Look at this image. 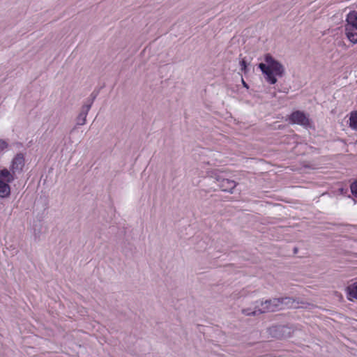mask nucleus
Returning <instances> with one entry per match:
<instances>
[{
    "label": "nucleus",
    "mask_w": 357,
    "mask_h": 357,
    "mask_svg": "<svg viewBox=\"0 0 357 357\" xmlns=\"http://www.w3.org/2000/svg\"><path fill=\"white\" fill-rule=\"evenodd\" d=\"M298 252V248L297 247H294L293 249V252L294 255L297 254Z\"/></svg>",
    "instance_id": "obj_22"
},
{
    "label": "nucleus",
    "mask_w": 357,
    "mask_h": 357,
    "mask_svg": "<svg viewBox=\"0 0 357 357\" xmlns=\"http://www.w3.org/2000/svg\"><path fill=\"white\" fill-rule=\"evenodd\" d=\"M25 165L24 155L22 153H17L12 160L10 169L13 174L21 173Z\"/></svg>",
    "instance_id": "obj_6"
},
{
    "label": "nucleus",
    "mask_w": 357,
    "mask_h": 357,
    "mask_svg": "<svg viewBox=\"0 0 357 357\" xmlns=\"http://www.w3.org/2000/svg\"><path fill=\"white\" fill-rule=\"evenodd\" d=\"M15 174H13L11 171L6 168L0 169V180L8 183H11L15 178Z\"/></svg>",
    "instance_id": "obj_9"
},
{
    "label": "nucleus",
    "mask_w": 357,
    "mask_h": 357,
    "mask_svg": "<svg viewBox=\"0 0 357 357\" xmlns=\"http://www.w3.org/2000/svg\"><path fill=\"white\" fill-rule=\"evenodd\" d=\"M264 61L265 63H259L258 68L264 75L266 82L270 84H275L278 81L276 76L280 77L284 76V67L269 53L264 55Z\"/></svg>",
    "instance_id": "obj_1"
},
{
    "label": "nucleus",
    "mask_w": 357,
    "mask_h": 357,
    "mask_svg": "<svg viewBox=\"0 0 357 357\" xmlns=\"http://www.w3.org/2000/svg\"><path fill=\"white\" fill-rule=\"evenodd\" d=\"M208 176L214 180L218 187L223 192L232 194L234 189L237 185V183L234 180L225 178L218 170L211 171Z\"/></svg>",
    "instance_id": "obj_2"
},
{
    "label": "nucleus",
    "mask_w": 357,
    "mask_h": 357,
    "mask_svg": "<svg viewBox=\"0 0 357 357\" xmlns=\"http://www.w3.org/2000/svg\"><path fill=\"white\" fill-rule=\"evenodd\" d=\"M345 34L349 40L354 43H357V29L354 28H344Z\"/></svg>",
    "instance_id": "obj_11"
},
{
    "label": "nucleus",
    "mask_w": 357,
    "mask_h": 357,
    "mask_svg": "<svg viewBox=\"0 0 357 357\" xmlns=\"http://www.w3.org/2000/svg\"><path fill=\"white\" fill-rule=\"evenodd\" d=\"M268 333L272 337L285 339L291 336L293 331L286 325H275L268 328Z\"/></svg>",
    "instance_id": "obj_3"
},
{
    "label": "nucleus",
    "mask_w": 357,
    "mask_h": 357,
    "mask_svg": "<svg viewBox=\"0 0 357 357\" xmlns=\"http://www.w3.org/2000/svg\"><path fill=\"white\" fill-rule=\"evenodd\" d=\"M8 146V144L4 140L0 139V151H3Z\"/></svg>",
    "instance_id": "obj_19"
},
{
    "label": "nucleus",
    "mask_w": 357,
    "mask_h": 357,
    "mask_svg": "<svg viewBox=\"0 0 357 357\" xmlns=\"http://www.w3.org/2000/svg\"><path fill=\"white\" fill-rule=\"evenodd\" d=\"M344 28H354L357 29V11H350L346 17V24Z\"/></svg>",
    "instance_id": "obj_7"
},
{
    "label": "nucleus",
    "mask_w": 357,
    "mask_h": 357,
    "mask_svg": "<svg viewBox=\"0 0 357 357\" xmlns=\"http://www.w3.org/2000/svg\"><path fill=\"white\" fill-rule=\"evenodd\" d=\"M239 64L241 66V70L242 72L244 73V74H247L248 73V62L247 61V60L245 59V58H243L240 61H239Z\"/></svg>",
    "instance_id": "obj_17"
},
{
    "label": "nucleus",
    "mask_w": 357,
    "mask_h": 357,
    "mask_svg": "<svg viewBox=\"0 0 357 357\" xmlns=\"http://www.w3.org/2000/svg\"><path fill=\"white\" fill-rule=\"evenodd\" d=\"M289 121L292 124H298L304 127L310 126L309 118L300 110L293 112L289 116Z\"/></svg>",
    "instance_id": "obj_4"
},
{
    "label": "nucleus",
    "mask_w": 357,
    "mask_h": 357,
    "mask_svg": "<svg viewBox=\"0 0 357 357\" xmlns=\"http://www.w3.org/2000/svg\"><path fill=\"white\" fill-rule=\"evenodd\" d=\"M255 303H256V305H255L254 310H252L250 307L245 308V309L242 310V313L245 316H256V315L261 314V313H260V311H259L260 307L259 305V301H256Z\"/></svg>",
    "instance_id": "obj_12"
},
{
    "label": "nucleus",
    "mask_w": 357,
    "mask_h": 357,
    "mask_svg": "<svg viewBox=\"0 0 357 357\" xmlns=\"http://www.w3.org/2000/svg\"><path fill=\"white\" fill-rule=\"evenodd\" d=\"M350 190L351 195L357 198V178L350 184Z\"/></svg>",
    "instance_id": "obj_18"
},
{
    "label": "nucleus",
    "mask_w": 357,
    "mask_h": 357,
    "mask_svg": "<svg viewBox=\"0 0 357 357\" xmlns=\"http://www.w3.org/2000/svg\"><path fill=\"white\" fill-rule=\"evenodd\" d=\"M339 192L340 195L346 196L348 193V188H340Z\"/></svg>",
    "instance_id": "obj_20"
},
{
    "label": "nucleus",
    "mask_w": 357,
    "mask_h": 357,
    "mask_svg": "<svg viewBox=\"0 0 357 357\" xmlns=\"http://www.w3.org/2000/svg\"><path fill=\"white\" fill-rule=\"evenodd\" d=\"M241 82L243 87L246 88L247 89H249V85L248 84L247 82H245V80L243 78H241Z\"/></svg>",
    "instance_id": "obj_21"
},
{
    "label": "nucleus",
    "mask_w": 357,
    "mask_h": 357,
    "mask_svg": "<svg viewBox=\"0 0 357 357\" xmlns=\"http://www.w3.org/2000/svg\"><path fill=\"white\" fill-rule=\"evenodd\" d=\"M349 126L357 130V111L352 112L349 117Z\"/></svg>",
    "instance_id": "obj_15"
},
{
    "label": "nucleus",
    "mask_w": 357,
    "mask_h": 357,
    "mask_svg": "<svg viewBox=\"0 0 357 357\" xmlns=\"http://www.w3.org/2000/svg\"><path fill=\"white\" fill-rule=\"evenodd\" d=\"M99 93L98 91H93L89 98H87L86 102L83 105H90V108L91 107L94 100L97 98L98 95Z\"/></svg>",
    "instance_id": "obj_16"
},
{
    "label": "nucleus",
    "mask_w": 357,
    "mask_h": 357,
    "mask_svg": "<svg viewBox=\"0 0 357 357\" xmlns=\"http://www.w3.org/2000/svg\"><path fill=\"white\" fill-rule=\"evenodd\" d=\"M260 304V313L264 314L267 312H275L280 308L278 298L267 299L265 301L259 302Z\"/></svg>",
    "instance_id": "obj_5"
},
{
    "label": "nucleus",
    "mask_w": 357,
    "mask_h": 357,
    "mask_svg": "<svg viewBox=\"0 0 357 357\" xmlns=\"http://www.w3.org/2000/svg\"><path fill=\"white\" fill-rule=\"evenodd\" d=\"M10 194V188L8 183L0 180V197H7Z\"/></svg>",
    "instance_id": "obj_13"
},
{
    "label": "nucleus",
    "mask_w": 357,
    "mask_h": 357,
    "mask_svg": "<svg viewBox=\"0 0 357 357\" xmlns=\"http://www.w3.org/2000/svg\"><path fill=\"white\" fill-rule=\"evenodd\" d=\"M346 291L349 300L352 301V298L357 300V282L348 285Z\"/></svg>",
    "instance_id": "obj_10"
},
{
    "label": "nucleus",
    "mask_w": 357,
    "mask_h": 357,
    "mask_svg": "<svg viewBox=\"0 0 357 357\" xmlns=\"http://www.w3.org/2000/svg\"><path fill=\"white\" fill-rule=\"evenodd\" d=\"M90 110V105H82L79 115L76 118L77 125L83 126L86 123V116Z\"/></svg>",
    "instance_id": "obj_8"
},
{
    "label": "nucleus",
    "mask_w": 357,
    "mask_h": 357,
    "mask_svg": "<svg viewBox=\"0 0 357 357\" xmlns=\"http://www.w3.org/2000/svg\"><path fill=\"white\" fill-rule=\"evenodd\" d=\"M280 308L282 309L284 307H291L294 303V300L291 297H281L278 298Z\"/></svg>",
    "instance_id": "obj_14"
}]
</instances>
